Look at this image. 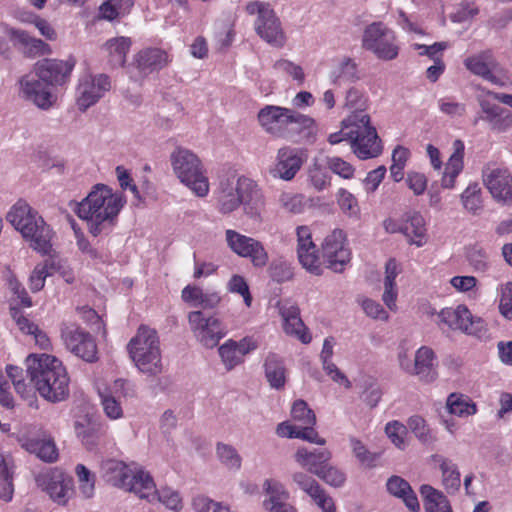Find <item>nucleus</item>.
Returning <instances> with one entry per match:
<instances>
[{
    "instance_id": "1",
    "label": "nucleus",
    "mask_w": 512,
    "mask_h": 512,
    "mask_svg": "<svg viewBox=\"0 0 512 512\" xmlns=\"http://www.w3.org/2000/svg\"><path fill=\"white\" fill-rule=\"evenodd\" d=\"M345 106L350 114L342 120L341 130L329 135L328 142L331 145L342 141L349 142L352 152L361 160L379 156L382 153V144L366 112L367 97L358 89L351 88L347 92Z\"/></svg>"
},
{
    "instance_id": "2",
    "label": "nucleus",
    "mask_w": 512,
    "mask_h": 512,
    "mask_svg": "<svg viewBox=\"0 0 512 512\" xmlns=\"http://www.w3.org/2000/svg\"><path fill=\"white\" fill-rule=\"evenodd\" d=\"M126 203L122 193H113L104 184H97L92 191L77 205V216L87 222L88 231L93 236L111 229L118 214Z\"/></svg>"
},
{
    "instance_id": "3",
    "label": "nucleus",
    "mask_w": 512,
    "mask_h": 512,
    "mask_svg": "<svg viewBox=\"0 0 512 512\" xmlns=\"http://www.w3.org/2000/svg\"><path fill=\"white\" fill-rule=\"evenodd\" d=\"M27 373L37 392L49 402H60L69 396L70 378L63 363L49 354H30Z\"/></svg>"
},
{
    "instance_id": "4",
    "label": "nucleus",
    "mask_w": 512,
    "mask_h": 512,
    "mask_svg": "<svg viewBox=\"0 0 512 512\" xmlns=\"http://www.w3.org/2000/svg\"><path fill=\"white\" fill-rule=\"evenodd\" d=\"M8 222L29 242V246L42 255L52 249L53 232L44 219L25 200L19 199L7 213Z\"/></svg>"
},
{
    "instance_id": "5",
    "label": "nucleus",
    "mask_w": 512,
    "mask_h": 512,
    "mask_svg": "<svg viewBox=\"0 0 512 512\" xmlns=\"http://www.w3.org/2000/svg\"><path fill=\"white\" fill-rule=\"evenodd\" d=\"M257 118L265 132L276 138L291 140L302 133L310 135L315 128L313 118L276 105H266L261 108Z\"/></svg>"
},
{
    "instance_id": "6",
    "label": "nucleus",
    "mask_w": 512,
    "mask_h": 512,
    "mask_svg": "<svg viewBox=\"0 0 512 512\" xmlns=\"http://www.w3.org/2000/svg\"><path fill=\"white\" fill-rule=\"evenodd\" d=\"M127 350L140 372L149 376L162 372L160 342L155 329L140 325L136 335L130 339Z\"/></svg>"
},
{
    "instance_id": "7",
    "label": "nucleus",
    "mask_w": 512,
    "mask_h": 512,
    "mask_svg": "<svg viewBox=\"0 0 512 512\" xmlns=\"http://www.w3.org/2000/svg\"><path fill=\"white\" fill-rule=\"evenodd\" d=\"M173 172L196 196L205 197L209 193V180L200 158L191 150L177 147L170 156Z\"/></svg>"
},
{
    "instance_id": "8",
    "label": "nucleus",
    "mask_w": 512,
    "mask_h": 512,
    "mask_svg": "<svg viewBox=\"0 0 512 512\" xmlns=\"http://www.w3.org/2000/svg\"><path fill=\"white\" fill-rule=\"evenodd\" d=\"M106 480L115 487L135 493L141 499L150 500L156 494V485L148 473L143 470L133 472L122 462L111 461L107 464Z\"/></svg>"
},
{
    "instance_id": "9",
    "label": "nucleus",
    "mask_w": 512,
    "mask_h": 512,
    "mask_svg": "<svg viewBox=\"0 0 512 512\" xmlns=\"http://www.w3.org/2000/svg\"><path fill=\"white\" fill-rule=\"evenodd\" d=\"M245 11L249 15H257L254 29L263 40L276 47H282L285 44V34L280 19L269 3L250 1L246 4Z\"/></svg>"
},
{
    "instance_id": "10",
    "label": "nucleus",
    "mask_w": 512,
    "mask_h": 512,
    "mask_svg": "<svg viewBox=\"0 0 512 512\" xmlns=\"http://www.w3.org/2000/svg\"><path fill=\"white\" fill-rule=\"evenodd\" d=\"M362 47L385 61L393 60L399 54L395 32L381 21L373 22L364 29Z\"/></svg>"
},
{
    "instance_id": "11",
    "label": "nucleus",
    "mask_w": 512,
    "mask_h": 512,
    "mask_svg": "<svg viewBox=\"0 0 512 512\" xmlns=\"http://www.w3.org/2000/svg\"><path fill=\"white\" fill-rule=\"evenodd\" d=\"M188 323L191 332L198 342L206 348L216 347L226 336V327L216 315H207L201 310L188 313Z\"/></svg>"
},
{
    "instance_id": "12",
    "label": "nucleus",
    "mask_w": 512,
    "mask_h": 512,
    "mask_svg": "<svg viewBox=\"0 0 512 512\" xmlns=\"http://www.w3.org/2000/svg\"><path fill=\"white\" fill-rule=\"evenodd\" d=\"M36 483L45 491L53 502L65 506L75 496V486L73 478L58 468H52L39 473Z\"/></svg>"
},
{
    "instance_id": "13",
    "label": "nucleus",
    "mask_w": 512,
    "mask_h": 512,
    "mask_svg": "<svg viewBox=\"0 0 512 512\" xmlns=\"http://www.w3.org/2000/svg\"><path fill=\"white\" fill-rule=\"evenodd\" d=\"M225 240L229 249L242 258H248L256 268H263L268 264L269 256L264 245L259 240L227 229Z\"/></svg>"
},
{
    "instance_id": "14",
    "label": "nucleus",
    "mask_w": 512,
    "mask_h": 512,
    "mask_svg": "<svg viewBox=\"0 0 512 512\" xmlns=\"http://www.w3.org/2000/svg\"><path fill=\"white\" fill-rule=\"evenodd\" d=\"M438 318L439 326H446L451 330H458L478 337L486 332L484 321L481 318L473 317L467 306L463 304L441 309Z\"/></svg>"
},
{
    "instance_id": "15",
    "label": "nucleus",
    "mask_w": 512,
    "mask_h": 512,
    "mask_svg": "<svg viewBox=\"0 0 512 512\" xmlns=\"http://www.w3.org/2000/svg\"><path fill=\"white\" fill-rule=\"evenodd\" d=\"M65 347L82 360L93 363L98 360V348L94 337L82 327L70 324L61 330Z\"/></svg>"
},
{
    "instance_id": "16",
    "label": "nucleus",
    "mask_w": 512,
    "mask_h": 512,
    "mask_svg": "<svg viewBox=\"0 0 512 512\" xmlns=\"http://www.w3.org/2000/svg\"><path fill=\"white\" fill-rule=\"evenodd\" d=\"M321 250L328 268L334 272H342L350 262L351 252L346 244V236L340 229L333 230L325 237Z\"/></svg>"
},
{
    "instance_id": "17",
    "label": "nucleus",
    "mask_w": 512,
    "mask_h": 512,
    "mask_svg": "<svg viewBox=\"0 0 512 512\" xmlns=\"http://www.w3.org/2000/svg\"><path fill=\"white\" fill-rule=\"evenodd\" d=\"M76 61L72 58L64 61L58 59H43L34 65L36 77L47 86H64L69 80Z\"/></svg>"
},
{
    "instance_id": "18",
    "label": "nucleus",
    "mask_w": 512,
    "mask_h": 512,
    "mask_svg": "<svg viewBox=\"0 0 512 512\" xmlns=\"http://www.w3.org/2000/svg\"><path fill=\"white\" fill-rule=\"evenodd\" d=\"M110 88V78L105 74L82 77L77 87V105L79 109L86 111L89 107L98 102Z\"/></svg>"
},
{
    "instance_id": "19",
    "label": "nucleus",
    "mask_w": 512,
    "mask_h": 512,
    "mask_svg": "<svg viewBox=\"0 0 512 512\" xmlns=\"http://www.w3.org/2000/svg\"><path fill=\"white\" fill-rule=\"evenodd\" d=\"M297 235V256L299 262L308 272L314 275L322 274V265L318 249L312 240V233L308 226H298Z\"/></svg>"
},
{
    "instance_id": "20",
    "label": "nucleus",
    "mask_w": 512,
    "mask_h": 512,
    "mask_svg": "<svg viewBox=\"0 0 512 512\" xmlns=\"http://www.w3.org/2000/svg\"><path fill=\"white\" fill-rule=\"evenodd\" d=\"M488 91L486 95L478 96V103L483 115L481 119L487 122L494 131L502 132L512 125V113L510 110L497 104L493 95Z\"/></svg>"
},
{
    "instance_id": "21",
    "label": "nucleus",
    "mask_w": 512,
    "mask_h": 512,
    "mask_svg": "<svg viewBox=\"0 0 512 512\" xmlns=\"http://www.w3.org/2000/svg\"><path fill=\"white\" fill-rule=\"evenodd\" d=\"M435 353L427 346H421L415 353L414 364L407 362L406 356H399L401 367L412 375H417L420 380L432 382L437 377Z\"/></svg>"
},
{
    "instance_id": "22",
    "label": "nucleus",
    "mask_w": 512,
    "mask_h": 512,
    "mask_svg": "<svg viewBox=\"0 0 512 512\" xmlns=\"http://www.w3.org/2000/svg\"><path fill=\"white\" fill-rule=\"evenodd\" d=\"M3 30L13 45L27 58L49 55L52 50L49 44L32 37L27 31L3 25Z\"/></svg>"
},
{
    "instance_id": "23",
    "label": "nucleus",
    "mask_w": 512,
    "mask_h": 512,
    "mask_svg": "<svg viewBox=\"0 0 512 512\" xmlns=\"http://www.w3.org/2000/svg\"><path fill=\"white\" fill-rule=\"evenodd\" d=\"M483 181L491 195L502 202H512V175L505 167H487Z\"/></svg>"
},
{
    "instance_id": "24",
    "label": "nucleus",
    "mask_w": 512,
    "mask_h": 512,
    "mask_svg": "<svg viewBox=\"0 0 512 512\" xmlns=\"http://www.w3.org/2000/svg\"><path fill=\"white\" fill-rule=\"evenodd\" d=\"M19 86L21 97L33 102L41 109H49L56 101V97L49 90V86L38 77L36 79L30 75H25L19 80Z\"/></svg>"
},
{
    "instance_id": "25",
    "label": "nucleus",
    "mask_w": 512,
    "mask_h": 512,
    "mask_svg": "<svg viewBox=\"0 0 512 512\" xmlns=\"http://www.w3.org/2000/svg\"><path fill=\"white\" fill-rule=\"evenodd\" d=\"M240 187L242 191V201L245 214L255 220L261 219V214L265 209L264 194L254 180L241 176Z\"/></svg>"
},
{
    "instance_id": "26",
    "label": "nucleus",
    "mask_w": 512,
    "mask_h": 512,
    "mask_svg": "<svg viewBox=\"0 0 512 512\" xmlns=\"http://www.w3.org/2000/svg\"><path fill=\"white\" fill-rule=\"evenodd\" d=\"M263 491L266 494L263 506L267 511L294 512V508L288 503L289 492L280 481L266 479L263 483Z\"/></svg>"
},
{
    "instance_id": "27",
    "label": "nucleus",
    "mask_w": 512,
    "mask_h": 512,
    "mask_svg": "<svg viewBox=\"0 0 512 512\" xmlns=\"http://www.w3.org/2000/svg\"><path fill=\"white\" fill-rule=\"evenodd\" d=\"M303 165V159L297 149L283 147L278 150L276 164L272 170L274 177L285 181L292 180Z\"/></svg>"
},
{
    "instance_id": "28",
    "label": "nucleus",
    "mask_w": 512,
    "mask_h": 512,
    "mask_svg": "<svg viewBox=\"0 0 512 512\" xmlns=\"http://www.w3.org/2000/svg\"><path fill=\"white\" fill-rule=\"evenodd\" d=\"M241 201L240 177L237 179L236 185H234V177L222 179L217 192L218 210L222 214H229L241 206Z\"/></svg>"
},
{
    "instance_id": "29",
    "label": "nucleus",
    "mask_w": 512,
    "mask_h": 512,
    "mask_svg": "<svg viewBox=\"0 0 512 512\" xmlns=\"http://www.w3.org/2000/svg\"><path fill=\"white\" fill-rule=\"evenodd\" d=\"M465 144L461 139L453 142V153L449 157L441 178L443 188L452 189L455 186L456 178L464 168Z\"/></svg>"
},
{
    "instance_id": "30",
    "label": "nucleus",
    "mask_w": 512,
    "mask_h": 512,
    "mask_svg": "<svg viewBox=\"0 0 512 512\" xmlns=\"http://www.w3.org/2000/svg\"><path fill=\"white\" fill-rule=\"evenodd\" d=\"M280 312L285 333L294 336L304 344L310 343L312 337L300 317V309L295 305H290L282 307Z\"/></svg>"
},
{
    "instance_id": "31",
    "label": "nucleus",
    "mask_w": 512,
    "mask_h": 512,
    "mask_svg": "<svg viewBox=\"0 0 512 512\" xmlns=\"http://www.w3.org/2000/svg\"><path fill=\"white\" fill-rule=\"evenodd\" d=\"M75 433L83 445L89 450L95 448L105 435L102 424L84 417L74 425Z\"/></svg>"
},
{
    "instance_id": "32",
    "label": "nucleus",
    "mask_w": 512,
    "mask_h": 512,
    "mask_svg": "<svg viewBox=\"0 0 512 512\" xmlns=\"http://www.w3.org/2000/svg\"><path fill=\"white\" fill-rule=\"evenodd\" d=\"M403 235L410 244L422 247L427 243V229L423 216L414 212L403 217Z\"/></svg>"
},
{
    "instance_id": "33",
    "label": "nucleus",
    "mask_w": 512,
    "mask_h": 512,
    "mask_svg": "<svg viewBox=\"0 0 512 512\" xmlns=\"http://www.w3.org/2000/svg\"><path fill=\"white\" fill-rule=\"evenodd\" d=\"M135 62L137 68L142 73H150L165 67L170 62V59L165 50L160 48H145L136 54Z\"/></svg>"
},
{
    "instance_id": "34",
    "label": "nucleus",
    "mask_w": 512,
    "mask_h": 512,
    "mask_svg": "<svg viewBox=\"0 0 512 512\" xmlns=\"http://www.w3.org/2000/svg\"><path fill=\"white\" fill-rule=\"evenodd\" d=\"M330 458L331 453L327 449L309 451L306 448H300L295 453L296 462L315 475L320 473Z\"/></svg>"
},
{
    "instance_id": "35",
    "label": "nucleus",
    "mask_w": 512,
    "mask_h": 512,
    "mask_svg": "<svg viewBox=\"0 0 512 512\" xmlns=\"http://www.w3.org/2000/svg\"><path fill=\"white\" fill-rule=\"evenodd\" d=\"M386 486L388 492L402 499L410 511L417 512L420 510L417 495L405 479L399 476H392L388 479Z\"/></svg>"
},
{
    "instance_id": "36",
    "label": "nucleus",
    "mask_w": 512,
    "mask_h": 512,
    "mask_svg": "<svg viewBox=\"0 0 512 512\" xmlns=\"http://www.w3.org/2000/svg\"><path fill=\"white\" fill-rule=\"evenodd\" d=\"M131 45V38L125 36L114 37L105 42L103 49L112 67H124Z\"/></svg>"
},
{
    "instance_id": "37",
    "label": "nucleus",
    "mask_w": 512,
    "mask_h": 512,
    "mask_svg": "<svg viewBox=\"0 0 512 512\" xmlns=\"http://www.w3.org/2000/svg\"><path fill=\"white\" fill-rule=\"evenodd\" d=\"M401 269L396 259L390 258L385 265V279H384V293L383 301L385 305L391 310L396 311V300L398 296V290L395 283V279L400 273Z\"/></svg>"
},
{
    "instance_id": "38",
    "label": "nucleus",
    "mask_w": 512,
    "mask_h": 512,
    "mask_svg": "<svg viewBox=\"0 0 512 512\" xmlns=\"http://www.w3.org/2000/svg\"><path fill=\"white\" fill-rule=\"evenodd\" d=\"M135 0H105L98 8L96 18L114 22L128 15L133 8Z\"/></svg>"
},
{
    "instance_id": "39",
    "label": "nucleus",
    "mask_w": 512,
    "mask_h": 512,
    "mask_svg": "<svg viewBox=\"0 0 512 512\" xmlns=\"http://www.w3.org/2000/svg\"><path fill=\"white\" fill-rule=\"evenodd\" d=\"M128 384L129 382L124 379H118L114 382L113 389L116 393H119L117 396L118 399L112 394L100 393L103 410L106 416L110 419L115 420L123 416V410L119 399L121 395L124 397L127 396V393H124L123 390Z\"/></svg>"
},
{
    "instance_id": "40",
    "label": "nucleus",
    "mask_w": 512,
    "mask_h": 512,
    "mask_svg": "<svg viewBox=\"0 0 512 512\" xmlns=\"http://www.w3.org/2000/svg\"><path fill=\"white\" fill-rule=\"evenodd\" d=\"M15 465L11 457L0 453V500L10 502L14 494Z\"/></svg>"
},
{
    "instance_id": "41",
    "label": "nucleus",
    "mask_w": 512,
    "mask_h": 512,
    "mask_svg": "<svg viewBox=\"0 0 512 512\" xmlns=\"http://www.w3.org/2000/svg\"><path fill=\"white\" fill-rule=\"evenodd\" d=\"M420 493L426 512H453L447 497L430 485H422Z\"/></svg>"
},
{
    "instance_id": "42",
    "label": "nucleus",
    "mask_w": 512,
    "mask_h": 512,
    "mask_svg": "<svg viewBox=\"0 0 512 512\" xmlns=\"http://www.w3.org/2000/svg\"><path fill=\"white\" fill-rule=\"evenodd\" d=\"M265 376L270 386L281 389L286 383V370L276 354H269L264 363Z\"/></svg>"
},
{
    "instance_id": "43",
    "label": "nucleus",
    "mask_w": 512,
    "mask_h": 512,
    "mask_svg": "<svg viewBox=\"0 0 512 512\" xmlns=\"http://www.w3.org/2000/svg\"><path fill=\"white\" fill-rule=\"evenodd\" d=\"M446 404L448 411L459 417H468L478 411L476 403L469 396L461 393H451Z\"/></svg>"
},
{
    "instance_id": "44",
    "label": "nucleus",
    "mask_w": 512,
    "mask_h": 512,
    "mask_svg": "<svg viewBox=\"0 0 512 512\" xmlns=\"http://www.w3.org/2000/svg\"><path fill=\"white\" fill-rule=\"evenodd\" d=\"M464 65L474 75L483 77L489 74L491 66L494 65V58L490 50L482 51L476 55L467 57Z\"/></svg>"
},
{
    "instance_id": "45",
    "label": "nucleus",
    "mask_w": 512,
    "mask_h": 512,
    "mask_svg": "<svg viewBox=\"0 0 512 512\" xmlns=\"http://www.w3.org/2000/svg\"><path fill=\"white\" fill-rule=\"evenodd\" d=\"M439 462L440 470L442 472V481L446 490L457 491L460 488V472L458 467L450 459L442 456H435Z\"/></svg>"
},
{
    "instance_id": "46",
    "label": "nucleus",
    "mask_w": 512,
    "mask_h": 512,
    "mask_svg": "<svg viewBox=\"0 0 512 512\" xmlns=\"http://www.w3.org/2000/svg\"><path fill=\"white\" fill-rule=\"evenodd\" d=\"M25 447L46 462H53L58 457L57 448L52 440L32 439L25 444Z\"/></svg>"
},
{
    "instance_id": "47",
    "label": "nucleus",
    "mask_w": 512,
    "mask_h": 512,
    "mask_svg": "<svg viewBox=\"0 0 512 512\" xmlns=\"http://www.w3.org/2000/svg\"><path fill=\"white\" fill-rule=\"evenodd\" d=\"M357 64L349 57H344L333 71L335 83L354 82L358 79Z\"/></svg>"
},
{
    "instance_id": "48",
    "label": "nucleus",
    "mask_w": 512,
    "mask_h": 512,
    "mask_svg": "<svg viewBox=\"0 0 512 512\" xmlns=\"http://www.w3.org/2000/svg\"><path fill=\"white\" fill-rule=\"evenodd\" d=\"M51 269L52 262L50 260H45L34 267L29 277V288L32 292H39L44 288L46 278L51 275Z\"/></svg>"
},
{
    "instance_id": "49",
    "label": "nucleus",
    "mask_w": 512,
    "mask_h": 512,
    "mask_svg": "<svg viewBox=\"0 0 512 512\" xmlns=\"http://www.w3.org/2000/svg\"><path fill=\"white\" fill-rule=\"evenodd\" d=\"M75 473L79 481L80 493L86 499L91 498L95 491V475L83 464H77Z\"/></svg>"
},
{
    "instance_id": "50",
    "label": "nucleus",
    "mask_w": 512,
    "mask_h": 512,
    "mask_svg": "<svg viewBox=\"0 0 512 512\" xmlns=\"http://www.w3.org/2000/svg\"><path fill=\"white\" fill-rule=\"evenodd\" d=\"M352 452L357 460L366 467H374L379 454L373 453L367 449L363 442L355 437L350 438Z\"/></svg>"
},
{
    "instance_id": "51",
    "label": "nucleus",
    "mask_w": 512,
    "mask_h": 512,
    "mask_svg": "<svg viewBox=\"0 0 512 512\" xmlns=\"http://www.w3.org/2000/svg\"><path fill=\"white\" fill-rule=\"evenodd\" d=\"M461 200L470 213L476 214L482 209L481 191L477 184L469 185L461 194Z\"/></svg>"
},
{
    "instance_id": "52",
    "label": "nucleus",
    "mask_w": 512,
    "mask_h": 512,
    "mask_svg": "<svg viewBox=\"0 0 512 512\" xmlns=\"http://www.w3.org/2000/svg\"><path fill=\"white\" fill-rule=\"evenodd\" d=\"M291 416L294 421L299 422V426L315 425L316 416L304 400H297L293 403Z\"/></svg>"
},
{
    "instance_id": "53",
    "label": "nucleus",
    "mask_w": 512,
    "mask_h": 512,
    "mask_svg": "<svg viewBox=\"0 0 512 512\" xmlns=\"http://www.w3.org/2000/svg\"><path fill=\"white\" fill-rule=\"evenodd\" d=\"M220 357L228 370L233 369L243 362V357L239 350L234 348V340L229 339L219 347Z\"/></svg>"
},
{
    "instance_id": "54",
    "label": "nucleus",
    "mask_w": 512,
    "mask_h": 512,
    "mask_svg": "<svg viewBox=\"0 0 512 512\" xmlns=\"http://www.w3.org/2000/svg\"><path fill=\"white\" fill-rule=\"evenodd\" d=\"M280 206L287 212L298 214L305 207L304 197L301 194L282 192L279 196Z\"/></svg>"
},
{
    "instance_id": "55",
    "label": "nucleus",
    "mask_w": 512,
    "mask_h": 512,
    "mask_svg": "<svg viewBox=\"0 0 512 512\" xmlns=\"http://www.w3.org/2000/svg\"><path fill=\"white\" fill-rule=\"evenodd\" d=\"M385 433L391 442L399 449L405 447L407 427L399 421H390L385 426Z\"/></svg>"
},
{
    "instance_id": "56",
    "label": "nucleus",
    "mask_w": 512,
    "mask_h": 512,
    "mask_svg": "<svg viewBox=\"0 0 512 512\" xmlns=\"http://www.w3.org/2000/svg\"><path fill=\"white\" fill-rule=\"evenodd\" d=\"M328 168L343 179H352L355 174L354 166L341 157H330L327 160Z\"/></svg>"
},
{
    "instance_id": "57",
    "label": "nucleus",
    "mask_w": 512,
    "mask_h": 512,
    "mask_svg": "<svg viewBox=\"0 0 512 512\" xmlns=\"http://www.w3.org/2000/svg\"><path fill=\"white\" fill-rule=\"evenodd\" d=\"M273 68L278 72H281L283 74L290 76L291 78H293L295 81L299 82L300 84H302L304 82L305 74H304L302 67L289 61V60H286V59L278 60L274 63Z\"/></svg>"
},
{
    "instance_id": "58",
    "label": "nucleus",
    "mask_w": 512,
    "mask_h": 512,
    "mask_svg": "<svg viewBox=\"0 0 512 512\" xmlns=\"http://www.w3.org/2000/svg\"><path fill=\"white\" fill-rule=\"evenodd\" d=\"M228 290L232 293L240 294L243 297L247 307L252 304V295L245 278L241 275H233L228 282Z\"/></svg>"
},
{
    "instance_id": "59",
    "label": "nucleus",
    "mask_w": 512,
    "mask_h": 512,
    "mask_svg": "<svg viewBox=\"0 0 512 512\" xmlns=\"http://www.w3.org/2000/svg\"><path fill=\"white\" fill-rule=\"evenodd\" d=\"M156 497L161 503L171 510L177 511L182 508V500L179 494L170 488H162L159 491L156 489L155 496L148 501L151 502L156 499Z\"/></svg>"
},
{
    "instance_id": "60",
    "label": "nucleus",
    "mask_w": 512,
    "mask_h": 512,
    "mask_svg": "<svg viewBox=\"0 0 512 512\" xmlns=\"http://www.w3.org/2000/svg\"><path fill=\"white\" fill-rule=\"evenodd\" d=\"M217 454L220 461L228 468H240L241 458L232 446L226 444H218Z\"/></svg>"
},
{
    "instance_id": "61",
    "label": "nucleus",
    "mask_w": 512,
    "mask_h": 512,
    "mask_svg": "<svg viewBox=\"0 0 512 512\" xmlns=\"http://www.w3.org/2000/svg\"><path fill=\"white\" fill-rule=\"evenodd\" d=\"M317 476L333 487H341L346 481L345 474L338 468L328 466V463Z\"/></svg>"
},
{
    "instance_id": "62",
    "label": "nucleus",
    "mask_w": 512,
    "mask_h": 512,
    "mask_svg": "<svg viewBox=\"0 0 512 512\" xmlns=\"http://www.w3.org/2000/svg\"><path fill=\"white\" fill-rule=\"evenodd\" d=\"M10 315L22 333L30 335L32 332L37 331L38 325L26 317L20 308L10 306Z\"/></svg>"
},
{
    "instance_id": "63",
    "label": "nucleus",
    "mask_w": 512,
    "mask_h": 512,
    "mask_svg": "<svg viewBox=\"0 0 512 512\" xmlns=\"http://www.w3.org/2000/svg\"><path fill=\"white\" fill-rule=\"evenodd\" d=\"M292 479L309 497L316 492H320V484L306 473L296 472L292 475Z\"/></svg>"
},
{
    "instance_id": "64",
    "label": "nucleus",
    "mask_w": 512,
    "mask_h": 512,
    "mask_svg": "<svg viewBox=\"0 0 512 512\" xmlns=\"http://www.w3.org/2000/svg\"><path fill=\"white\" fill-rule=\"evenodd\" d=\"M499 310L505 318L512 320V282H507L501 289Z\"/></svg>"
}]
</instances>
